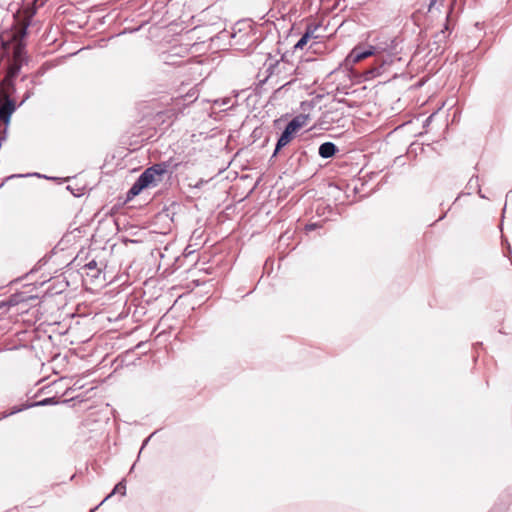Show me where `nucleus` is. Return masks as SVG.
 <instances>
[{
    "instance_id": "obj_16",
    "label": "nucleus",
    "mask_w": 512,
    "mask_h": 512,
    "mask_svg": "<svg viewBox=\"0 0 512 512\" xmlns=\"http://www.w3.org/2000/svg\"><path fill=\"white\" fill-rule=\"evenodd\" d=\"M90 512H94V509H91Z\"/></svg>"
},
{
    "instance_id": "obj_8",
    "label": "nucleus",
    "mask_w": 512,
    "mask_h": 512,
    "mask_svg": "<svg viewBox=\"0 0 512 512\" xmlns=\"http://www.w3.org/2000/svg\"><path fill=\"white\" fill-rule=\"evenodd\" d=\"M337 151V147L332 142H325L319 147V155L323 158L332 157Z\"/></svg>"
},
{
    "instance_id": "obj_5",
    "label": "nucleus",
    "mask_w": 512,
    "mask_h": 512,
    "mask_svg": "<svg viewBox=\"0 0 512 512\" xmlns=\"http://www.w3.org/2000/svg\"><path fill=\"white\" fill-rule=\"evenodd\" d=\"M14 110V103L11 100L6 99L5 103L0 106V121L8 123Z\"/></svg>"
},
{
    "instance_id": "obj_2",
    "label": "nucleus",
    "mask_w": 512,
    "mask_h": 512,
    "mask_svg": "<svg viewBox=\"0 0 512 512\" xmlns=\"http://www.w3.org/2000/svg\"><path fill=\"white\" fill-rule=\"evenodd\" d=\"M376 52L375 47L369 46L367 49H362L360 46H356L347 56L346 62L350 64H356L372 55Z\"/></svg>"
},
{
    "instance_id": "obj_6",
    "label": "nucleus",
    "mask_w": 512,
    "mask_h": 512,
    "mask_svg": "<svg viewBox=\"0 0 512 512\" xmlns=\"http://www.w3.org/2000/svg\"><path fill=\"white\" fill-rule=\"evenodd\" d=\"M87 393L89 394V396L87 398H79V396H77L76 398L78 399V404L80 406V409H91L93 406H94V397L96 396V392L94 391V387H91Z\"/></svg>"
},
{
    "instance_id": "obj_13",
    "label": "nucleus",
    "mask_w": 512,
    "mask_h": 512,
    "mask_svg": "<svg viewBox=\"0 0 512 512\" xmlns=\"http://www.w3.org/2000/svg\"><path fill=\"white\" fill-rule=\"evenodd\" d=\"M96 265V262L94 260H91L89 263H88V267L91 268L93 266Z\"/></svg>"
},
{
    "instance_id": "obj_3",
    "label": "nucleus",
    "mask_w": 512,
    "mask_h": 512,
    "mask_svg": "<svg viewBox=\"0 0 512 512\" xmlns=\"http://www.w3.org/2000/svg\"><path fill=\"white\" fill-rule=\"evenodd\" d=\"M22 61V48L20 45H17L14 50V62L10 65L8 69V73L6 76V81H11L14 77H16L21 68Z\"/></svg>"
},
{
    "instance_id": "obj_7",
    "label": "nucleus",
    "mask_w": 512,
    "mask_h": 512,
    "mask_svg": "<svg viewBox=\"0 0 512 512\" xmlns=\"http://www.w3.org/2000/svg\"><path fill=\"white\" fill-rule=\"evenodd\" d=\"M294 133L291 130H288V127L286 126L285 130L281 134L280 138L278 139V142L276 144L275 153H277L281 148L285 147L287 144L290 143V141L293 139Z\"/></svg>"
},
{
    "instance_id": "obj_9",
    "label": "nucleus",
    "mask_w": 512,
    "mask_h": 512,
    "mask_svg": "<svg viewBox=\"0 0 512 512\" xmlns=\"http://www.w3.org/2000/svg\"><path fill=\"white\" fill-rule=\"evenodd\" d=\"M310 36L309 33H304L302 37L299 39V41L295 44L294 49L295 50H301L303 49L306 44L309 42Z\"/></svg>"
},
{
    "instance_id": "obj_10",
    "label": "nucleus",
    "mask_w": 512,
    "mask_h": 512,
    "mask_svg": "<svg viewBox=\"0 0 512 512\" xmlns=\"http://www.w3.org/2000/svg\"><path fill=\"white\" fill-rule=\"evenodd\" d=\"M125 490H126L125 485L122 482H120L119 484H117L115 486V488H114L112 493H119L121 495H124L125 494Z\"/></svg>"
},
{
    "instance_id": "obj_12",
    "label": "nucleus",
    "mask_w": 512,
    "mask_h": 512,
    "mask_svg": "<svg viewBox=\"0 0 512 512\" xmlns=\"http://www.w3.org/2000/svg\"><path fill=\"white\" fill-rule=\"evenodd\" d=\"M51 402H52V399L49 398V399H45L43 401L37 402V403H35V405H45V404H48V403H51Z\"/></svg>"
},
{
    "instance_id": "obj_14",
    "label": "nucleus",
    "mask_w": 512,
    "mask_h": 512,
    "mask_svg": "<svg viewBox=\"0 0 512 512\" xmlns=\"http://www.w3.org/2000/svg\"><path fill=\"white\" fill-rule=\"evenodd\" d=\"M436 1H437V0H432V1H431L430 5H429V10H431V9H432V7L435 5Z\"/></svg>"
},
{
    "instance_id": "obj_4",
    "label": "nucleus",
    "mask_w": 512,
    "mask_h": 512,
    "mask_svg": "<svg viewBox=\"0 0 512 512\" xmlns=\"http://www.w3.org/2000/svg\"><path fill=\"white\" fill-rule=\"evenodd\" d=\"M308 115L300 114L295 116L288 124V130H291L294 134L301 129L302 127L306 126L308 122Z\"/></svg>"
},
{
    "instance_id": "obj_15",
    "label": "nucleus",
    "mask_w": 512,
    "mask_h": 512,
    "mask_svg": "<svg viewBox=\"0 0 512 512\" xmlns=\"http://www.w3.org/2000/svg\"><path fill=\"white\" fill-rule=\"evenodd\" d=\"M307 228H308V229H313V228H314V225H313V224L308 225V226H307Z\"/></svg>"
},
{
    "instance_id": "obj_11",
    "label": "nucleus",
    "mask_w": 512,
    "mask_h": 512,
    "mask_svg": "<svg viewBox=\"0 0 512 512\" xmlns=\"http://www.w3.org/2000/svg\"><path fill=\"white\" fill-rule=\"evenodd\" d=\"M317 27L311 28L309 27L305 33H309L310 39L316 38L314 35V32L316 31Z\"/></svg>"
},
{
    "instance_id": "obj_1",
    "label": "nucleus",
    "mask_w": 512,
    "mask_h": 512,
    "mask_svg": "<svg viewBox=\"0 0 512 512\" xmlns=\"http://www.w3.org/2000/svg\"><path fill=\"white\" fill-rule=\"evenodd\" d=\"M166 172L167 165L165 163L155 164L147 168L132 185L128 194L136 196L146 188L156 187L162 181Z\"/></svg>"
}]
</instances>
